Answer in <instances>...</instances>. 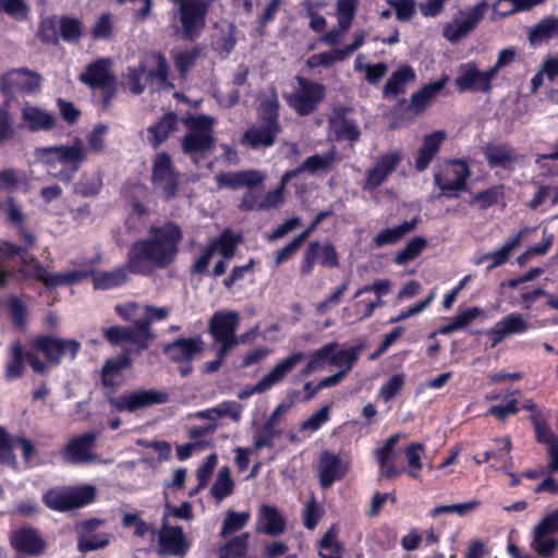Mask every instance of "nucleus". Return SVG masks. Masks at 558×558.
Instances as JSON below:
<instances>
[{
  "instance_id": "obj_51",
  "label": "nucleus",
  "mask_w": 558,
  "mask_h": 558,
  "mask_svg": "<svg viewBox=\"0 0 558 558\" xmlns=\"http://www.w3.org/2000/svg\"><path fill=\"white\" fill-rule=\"evenodd\" d=\"M234 488V482L231 476V471L228 466H222L216 476L210 493L218 502L222 501L226 497L230 496Z\"/></svg>"
},
{
  "instance_id": "obj_18",
  "label": "nucleus",
  "mask_w": 558,
  "mask_h": 558,
  "mask_svg": "<svg viewBox=\"0 0 558 558\" xmlns=\"http://www.w3.org/2000/svg\"><path fill=\"white\" fill-rule=\"evenodd\" d=\"M469 168L463 161H447L438 166L435 183L444 194L451 196L464 187Z\"/></svg>"
},
{
  "instance_id": "obj_9",
  "label": "nucleus",
  "mask_w": 558,
  "mask_h": 558,
  "mask_svg": "<svg viewBox=\"0 0 558 558\" xmlns=\"http://www.w3.org/2000/svg\"><path fill=\"white\" fill-rule=\"evenodd\" d=\"M286 100L300 116L313 112L325 97V87L304 77L296 78L292 93L286 94Z\"/></svg>"
},
{
  "instance_id": "obj_4",
  "label": "nucleus",
  "mask_w": 558,
  "mask_h": 558,
  "mask_svg": "<svg viewBox=\"0 0 558 558\" xmlns=\"http://www.w3.org/2000/svg\"><path fill=\"white\" fill-rule=\"evenodd\" d=\"M215 119L199 114L185 119L187 132L182 141V148L195 163H199L214 148L213 128Z\"/></svg>"
},
{
  "instance_id": "obj_12",
  "label": "nucleus",
  "mask_w": 558,
  "mask_h": 558,
  "mask_svg": "<svg viewBox=\"0 0 558 558\" xmlns=\"http://www.w3.org/2000/svg\"><path fill=\"white\" fill-rule=\"evenodd\" d=\"M487 9L488 3L481 1L474 7L460 11L453 20L445 26L442 32L444 37L451 43H456L465 37L482 21Z\"/></svg>"
},
{
  "instance_id": "obj_21",
  "label": "nucleus",
  "mask_w": 558,
  "mask_h": 558,
  "mask_svg": "<svg viewBox=\"0 0 558 558\" xmlns=\"http://www.w3.org/2000/svg\"><path fill=\"white\" fill-rule=\"evenodd\" d=\"M401 153L393 150L381 155L375 163L366 171L363 187L366 191H374L383 184L401 162Z\"/></svg>"
},
{
  "instance_id": "obj_6",
  "label": "nucleus",
  "mask_w": 558,
  "mask_h": 558,
  "mask_svg": "<svg viewBox=\"0 0 558 558\" xmlns=\"http://www.w3.org/2000/svg\"><path fill=\"white\" fill-rule=\"evenodd\" d=\"M29 347L35 352H40L47 360V365H59L63 359L74 360L81 344L73 339H62L48 335H40L29 340Z\"/></svg>"
},
{
  "instance_id": "obj_3",
  "label": "nucleus",
  "mask_w": 558,
  "mask_h": 558,
  "mask_svg": "<svg viewBox=\"0 0 558 558\" xmlns=\"http://www.w3.org/2000/svg\"><path fill=\"white\" fill-rule=\"evenodd\" d=\"M0 252L5 257H17L22 264L21 272L25 278L41 281L48 288L70 286L86 279L93 269L92 262L84 263L82 268L63 272L49 274L31 254L12 243H3Z\"/></svg>"
},
{
  "instance_id": "obj_44",
  "label": "nucleus",
  "mask_w": 558,
  "mask_h": 558,
  "mask_svg": "<svg viewBox=\"0 0 558 558\" xmlns=\"http://www.w3.org/2000/svg\"><path fill=\"white\" fill-rule=\"evenodd\" d=\"M414 80V70L409 65L401 66L398 71L393 72L387 81L384 88L385 96H397L404 93L407 84Z\"/></svg>"
},
{
  "instance_id": "obj_2",
  "label": "nucleus",
  "mask_w": 558,
  "mask_h": 558,
  "mask_svg": "<svg viewBox=\"0 0 558 558\" xmlns=\"http://www.w3.org/2000/svg\"><path fill=\"white\" fill-rule=\"evenodd\" d=\"M33 158V162L40 165L49 175L70 182L87 160V149L81 137H74L68 144L36 147Z\"/></svg>"
},
{
  "instance_id": "obj_19",
  "label": "nucleus",
  "mask_w": 558,
  "mask_h": 558,
  "mask_svg": "<svg viewBox=\"0 0 558 558\" xmlns=\"http://www.w3.org/2000/svg\"><path fill=\"white\" fill-rule=\"evenodd\" d=\"M203 351V342L199 338L179 339L165 349L168 359L180 364L179 372L187 376L192 372L191 362Z\"/></svg>"
},
{
  "instance_id": "obj_39",
  "label": "nucleus",
  "mask_w": 558,
  "mask_h": 558,
  "mask_svg": "<svg viewBox=\"0 0 558 558\" xmlns=\"http://www.w3.org/2000/svg\"><path fill=\"white\" fill-rule=\"evenodd\" d=\"M445 138L446 133L442 131H436L424 137L423 145L418 149L417 158L415 159V168L418 171H423L429 166L435 155L439 151Z\"/></svg>"
},
{
  "instance_id": "obj_58",
  "label": "nucleus",
  "mask_w": 558,
  "mask_h": 558,
  "mask_svg": "<svg viewBox=\"0 0 558 558\" xmlns=\"http://www.w3.org/2000/svg\"><path fill=\"white\" fill-rule=\"evenodd\" d=\"M131 364L126 355L108 360L102 368V383L105 386H114L118 384V377L123 368Z\"/></svg>"
},
{
  "instance_id": "obj_30",
  "label": "nucleus",
  "mask_w": 558,
  "mask_h": 558,
  "mask_svg": "<svg viewBox=\"0 0 558 558\" xmlns=\"http://www.w3.org/2000/svg\"><path fill=\"white\" fill-rule=\"evenodd\" d=\"M12 547L24 555L38 556L44 553L46 544L38 532L32 527H21L10 537Z\"/></svg>"
},
{
  "instance_id": "obj_57",
  "label": "nucleus",
  "mask_w": 558,
  "mask_h": 558,
  "mask_svg": "<svg viewBox=\"0 0 558 558\" xmlns=\"http://www.w3.org/2000/svg\"><path fill=\"white\" fill-rule=\"evenodd\" d=\"M250 534L233 537L219 550V558H244L248 548Z\"/></svg>"
},
{
  "instance_id": "obj_47",
  "label": "nucleus",
  "mask_w": 558,
  "mask_h": 558,
  "mask_svg": "<svg viewBox=\"0 0 558 558\" xmlns=\"http://www.w3.org/2000/svg\"><path fill=\"white\" fill-rule=\"evenodd\" d=\"M558 36V17L548 16L539 21L530 33L532 44H541Z\"/></svg>"
},
{
  "instance_id": "obj_49",
  "label": "nucleus",
  "mask_w": 558,
  "mask_h": 558,
  "mask_svg": "<svg viewBox=\"0 0 558 558\" xmlns=\"http://www.w3.org/2000/svg\"><path fill=\"white\" fill-rule=\"evenodd\" d=\"M104 335L111 344H119L128 341L144 349L148 342L147 339H137V330H134L131 327H110L104 331Z\"/></svg>"
},
{
  "instance_id": "obj_8",
  "label": "nucleus",
  "mask_w": 558,
  "mask_h": 558,
  "mask_svg": "<svg viewBox=\"0 0 558 558\" xmlns=\"http://www.w3.org/2000/svg\"><path fill=\"white\" fill-rule=\"evenodd\" d=\"M169 401L166 391L157 389L125 391L109 399V404L114 412L134 413L145 408L163 404Z\"/></svg>"
},
{
  "instance_id": "obj_11",
  "label": "nucleus",
  "mask_w": 558,
  "mask_h": 558,
  "mask_svg": "<svg viewBox=\"0 0 558 558\" xmlns=\"http://www.w3.org/2000/svg\"><path fill=\"white\" fill-rule=\"evenodd\" d=\"M303 352H294L279 361L267 374H265L254 386L244 389L239 393L240 399H246L255 393L268 391L274 386L280 384L284 377L304 360Z\"/></svg>"
},
{
  "instance_id": "obj_63",
  "label": "nucleus",
  "mask_w": 558,
  "mask_h": 558,
  "mask_svg": "<svg viewBox=\"0 0 558 558\" xmlns=\"http://www.w3.org/2000/svg\"><path fill=\"white\" fill-rule=\"evenodd\" d=\"M243 404L236 401L227 400L215 405L218 421L228 418L234 424H239L242 420Z\"/></svg>"
},
{
  "instance_id": "obj_28",
  "label": "nucleus",
  "mask_w": 558,
  "mask_h": 558,
  "mask_svg": "<svg viewBox=\"0 0 558 558\" xmlns=\"http://www.w3.org/2000/svg\"><path fill=\"white\" fill-rule=\"evenodd\" d=\"M98 437L96 433H86L72 439L64 449V459L74 464H87L96 461L92 449Z\"/></svg>"
},
{
  "instance_id": "obj_1",
  "label": "nucleus",
  "mask_w": 558,
  "mask_h": 558,
  "mask_svg": "<svg viewBox=\"0 0 558 558\" xmlns=\"http://www.w3.org/2000/svg\"><path fill=\"white\" fill-rule=\"evenodd\" d=\"M182 236L179 226L172 222L151 227L146 238L132 244L128 259L129 269L148 275L156 268L167 267L175 258Z\"/></svg>"
},
{
  "instance_id": "obj_15",
  "label": "nucleus",
  "mask_w": 558,
  "mask_h": 558,
  "mask_svg": "<svg viewBox=\"0 0 558 558\" xmlns=\"http://www.w3.org/2000/svg\"><path fill=\"white\" fill-rule=\"evenodd\" d=\"M494 80L495 77L489 69L482 71L475 62L470 61L458 68L454 84L460 93H489Z\"/></svg>"
},
{
  "instance_id": "obj_37",
  "label": "nucleus",
  "mask_w": 558,
  "mask_h": 558,
  "mask_svg": "<svg viewBox=\"0 0 558 558\" xmlns=\"http://www.w3.org/2000/svg\"><path fill=\"white\" fill-rule=\"evenodd\" d=\"M534 229L525 227L522 228L520 231H518L515 234L509 236L506 239L504 244L493 251L489 252V264L487 266L488 270L494 269L495 267H498L500 265H504L509 259L510 254L518 248L522 241L531 233Z\"/></svg>"
},
{
  "instance_id": "obj_20",
  "label": "nucleus",
  "mask_w": 558,
  "mask_h": 558,
  "mask_svg": "<svg viewBox=\"0 0 558 558\" xmlns=\"http://www.w3.org/2000/svg\"><path fill=\"white\" fill-rule=\"evenodd\" d=\"M25 360L28 361L31 368L40 375L48 373V365L41 361L32 350L24 354L23 349L19 342L10 345V359L5 364V377L9 380L17 379L23 375Z\"/></svg>"
},
{
  "instance_id": "obj_54",
  "label": "nucleus",
  "mask_w": 558,
  "mask_h": 558,
  "mask_svg": "<svg viewBox=\"0 0 558 558\" xmlns=\"http://www.w3.org/2000/svg\"><path fill=\"white\" fill-rule=\"evenodd\" d=\"M128 279V272L125 268H117L111 271L98 272L94 276L95 289H112L121 286Z\"/></svg>"
},
{
  "instance_id": "obj_14",
  "label": "nucleus",
  "mask_w": 558,
  "mask_h": 558,
  "mask_svg": "<svg viewBox=\"0 0 558 558\" xmlns=\"http://www.w3.org/2000/svg\"><path fill=\"white\" fill-rule=\"evenodd\" d=\"M147 66H155V69L149 72L151 80L155 78L160 84L166 82L168 73L166 59L159 54H151L147 57L140 66L128 69L123 77V86L135 95L143 93L144 85L142 84V76Z\"/></svg>"
},
{
  "instance_id": "obj_26",
  "label": "nucleus",
  "mask_w": 558,
  "mask_h": 558,
  "mask_svg": "<svg viewBox=\"0 0 558 558\" xmlns=\"http://www.w3.org/2000/svg\"><path fill=\"white\" fill-rule=\"evenodd\" d=\"M101 520L90 519L77 525L80 551L87 553L106 547L109 544V534L99 532Z\"/></svg>"
},
{
  "instance_id": "obj_27",
  "label": "nucleus",
  "mask_w": 558,
  "mask_h": 558,
  "mask_svg": "<svg viewBox=\"0 0 558 558\" xmlns=\"http://www.w3.org/2000/svg\"><path fill=\"white\" fill-rule=\"evenodd\" d=\"M318 259L325 267L332 268L338 266L337 252L330 243L320 244L319 242H312L305 251L301 272L304 275L311 274Z\"/></svg>"
},
{
  "instance_id": "obj_13",
  "label": "nucleus",
  "mask_w": 558,
  "mask_h": 558,
  "mask_svg": "<svg viewBox=\"0 0 558 558\" xmlns=\"http://www.w3.org/2000/svg\"><path fill=\"white\" fill-rule=\"evenodd\" d=\"M487 9L488 3L481 1L474 7L460 11L453 20L445 26L442 32L444 37L451 43H456L465 37L482 21Z\"/></svg>"
},
{
  "instance_id": "obj_25",
  "label": "nucleus",
  "mask_w": 558,
  "mask_h": 558,
  "mask_svg": "<svg viewBox=\"0 0 558 558\" xmlns=\"http://www.w3.org/2000/svg\"><path fill=\"white\" fill-rule=\"evenodd\" d=\"M367 34L363 29H357L353 34V41L343 48L325 51L313 54L307 60V65L312 69L324 65L330 66L335 62L348 59L355 52L365 41Z\"/></svg>"
},
{
  "instance_id": "obj_53",
  "label": "nucleus",
  "mask_w": 558,
  "mask_h": 558,
  "mask_svg": "<svg viewBox=\"0 0 558 558\" xmlns=\"http://www.w3.org/2000/svg\"><path fill=\"white\" fill-rule=\"evenodd\" d=\"M351 306L342 310V318L348 324H353L366 319L373 315V304L369 299H356Z\"/></svg>"
},
{
  "instance_id": "obj_23",
  "label": "nucleus",
  "mask_w": 558,
  "mask_h": 558,
  "mask_svg": "<svg viewBox=\"0 0 558 558\" xmlns=\"http://www.w3.org/2000/svg\"><path fill=\"white\" fill-rule=\"evenodd\" d=\"M20 181L21 175L19 171L14 169L0 170V207L7 201L8 218L15 225H22L25 220V215L14 198L4 196V194L15 187Z\"/></svg>"
},
{
  "instance_id": "obj_46",
  "label": "nucleus",
  "mask_w": 558,
  "mask_h": 558,
  "mask_svg": "<svg viewBox=\"0 0 558 558\" xmlns=\"http://www.w3.org/2000/svg\"><path fill=\"white\" fill-rule=\"evenodd\" d=\"M178 126V119L174 114L168 113L163 116L155 125L150 126L148 132L150 134L149 142L154 147L159 146L167 140Z\"/></svg>"
},
{
  "instance_id": "obj_24",
  "label": "nucleus",
  "mask_w": 558,
  "mask_h": 558,
  "mask_svg": "<svg viewBox=\"0 0 558 558\" xmlns=\"http://www.w3.org/2000/svg\"><path fill=\"white\" fill-rule=\"evenodd\" d=\"M349 469L348 462L338 454L324 451L318 459L317 472L319 484L323 488L330 487L335 482L340 481Z\"/></svg>"
},
{
  "instance_id": "obj_35",
  "label": "nucleus",
  "mask_w": 558,
  "mask_h": 558,
  "mask_svg": "<svg viewBox=\"0 0 558 558\" xmlns=\"http://www.w3.org/2000/svg\"><path fill=\"white\" fill-rule=\"evenodd\" d=\"M257 530L270 536H278L286 530V519L277 507L263 505L257 515Z\"/></svg>"
},
{
  "instance_id": "obj_36",
  "label": "nucleus",
  "mask_w": 558,
  "mask_h": 558,
  "mask_svg": "<svg viewBox=\"0 0 558 558\" xmlns=\"http://www.w3.org/2000/svg\"><path fill=\"white\" fill-rule=\"evenodd\" d=\"M159 547L165 554L182 556L187 551L189 544L181 527L165 525L159 533Z\"/></svg>"
},
{
  "instance_id": "obj_22",
  "label": "nucleus",
  "mask_w": 558,
  "mask_h": 558,
  "mask_svg": "<svg viewBox=\"0 0 558 558\" xmlns=\"http://www.w3.org/2000/svg\"><path fill=\"white\" fill-rule=\"evenodd\" d=\"M57 124L56 116L35 105L26 102L21 108L20 129L29 132H49Z\"/></svg>"
},
{
  "instance_id": "obj_60",
  "label": "nucleus",
  "mask_w": 558,
  "mask_h": 558,
  "mask_svg": "<svg viewBox=\"0 0 558 558\" xmlns=\"http://www.w3.org/2000/svg\"><path fill=\"white\" fill-rule=\"evenodd\" d=\"M425 448L422 444H411L405 449V459L408 463V474L412 478H417L423 468L422 458Z\"/></svg>"
},
{
  "instance_id": "obj_7",
  "label": "nucleus",
  "mask_w": 558,
  "mask_h": 558,
  "mask_svg": "<svg viewBox=\"0 0 558 558\" xmlns=\"http://www.w3.org/2000/svg\"><path fill=\"white\" fill-rule=\"evenodd\" d=\"M96 490L92 485L60 487L49 490L44 501L50 509L65 511L88 505L95 499Z\"/></svg>"
},
{
  "instance_id": "obj_48",
  "label": "nucleus",
  "mask_w": 558,
  "mask_h": 558,
  "mask_svg": "<svg viewBox=\"0 0 558 558\" xmlns=\"http://www.w3.org/2000/svg\"><path fill=\"white\" fill-rule=\"evenodd\" d=\"M339 529L332 525L319 542V556L322 558H342V545L338 541Z\"/></svg>"
},
{
  "instance_id": "obj_41",
  "label": "nucleus",
  "mask_w": 558,
  "mask_h": 558,
  "mask_svg": "<svg viewBox=\"0 0 558 558\" xmlns=\"http://www.w3.org/2000/svg\"><path fill=\"white\" fill-rule=\"evenodd\" d=\"M484 154L488 165L492 168L507 169L515 160L513 150L504 144H488L484 148Z\"/></svg>"
},
{
  "instance_id": "obj_59",
  "label": "nucleus",
  "mask_w": 558,
  "mask_h": 558,
  "mask_svg": "<svg viewBox=\"0 0 558 558\" xmlns=\"http://www.w3.org/2000/svg\"><path fill=\"white\" fill-rule=\"evenodd\" d=\"M336 160L335 150H328L325 154H316L308 157L300 167L301 172L315 173L320 170H327Z\"/></svg>"
},
{
  "instance_id": "obj_64",
  "label": "nucleus",
  "mask_w": 558,
  "mask_h": 558,
  "mask_svg": "<svg viewBox=\"0 0 558 558\" xmlns=\"http://www.w3.org/2000/svg\"><path fill=\"white\" fill-rule=\"evenodd\" d=\"M109 126L105 123H97L87 135L86 147L87 153L95 154L104 153L106 149V137L108 135Z\"/></svg>"
},
{
  "instance_id": "obj_10",
  "label": "nucleus",
  "mask_w": 558,
  "mask_h": 558,
  "mask_svg": "<svg viewBox=\"0 0 558 558\" xmlns=\"http://www.w3.org/2000/svg\"><path fill=\"white\" fill-rule=\"evenodd\" d=\"M209 3L205 0H193L177 8V17L182 27V36L193 40L201 36L206 26Z\"/></svg>"
},
{
  "instance_id": "obj_40",
  "label": "nucleus",
  "mask_w": 558,
  "mask_h": 558,
  "mask_svg": "<svg viewBox=\"0 0 558 558\" xmlns=\"http://www.w3.org/2000/svg\"><path fill=\"white\" fill-rule=\"evenodd\" d=\"M416 225L417 219L414 218L410 221H404L399 226L384 229L373 238V243L376 247L393 244L405 234L412 232L416 228Z\"/></svg>"
},
{
  "instance_id": "obj_16",
  "label": "nucleus",
  "mask_w": 558,
  "mask_h": 558,
  "mask_svg": "<svg viewBox=\"0 0 558 558\" xmlns=\"http://www.w3.org/2000/svg\"><path fill=\"white\" fill-rule=\"evenodd\" d=\"M58 27L60 37L66 43H76L83 36L84 27L82 21L72 16H61L58 21L52 17L43 21L39 29V35L43 40L57 41Z\"/></svg>"
},
{
  "instance_id": "obj_34",
  "label": "nucleus",
  "mask_w": 558,
  "mask_h": 558,
  "mask_svg": "<svg viewBox=\"0 0 558 558\" xmlns=\"http://www.w3.org/2000/svg\"><path fill=\"white\" fill-rule=\"evenodd\" d=\"M240 316L233 311L216 312L209 322V331L214 338H238L235 335Z\"/></svg>"
},
{
  "instance_id": "obj_52",
  "label": "nucleus",
  "mask_w": 558,
  "mask_h": 558,
  "mask_svg": "<svg viewBox=\"0 0 558 558\" xmlns=\"http://www.w3.org/2000/svg\"><path fill=\"white\" fill-rule=\"evenodd\" d=\"M449 77L442 78L425 85L422 89L412 95V104L418 110L425 108L430 100L446 86Z\"/></svg>"
},
{
  "instance_id": "obj_45",
  "label": "nucleus",
  "mask_w": 558,
  "mask_h": 558,
  "mask_svg": "<svg viewBox=\"0 0 558 558\" xmlns=\"http://www.w3.org/2000/svg\"><path fill=\"white\" fill-rule=\"evenodd\" d=\"M495 447L484 452V461L494 460L496 463H501L505 471L513 466V460L510 454L512 444L510 438H497L494 440Z\"/></svg>"
},
{
  "instance_id": "obj_33",
  "label": "nucleus",
  "mask_w": 558,
  "mask_h": 558,
  "mask_svg": "<svg viewBox=\"0 0 558 558\" xmlns=\"http://www.w3.org/2000/svg\"><path fill=\"white\" fill-rule=\"evenodd\" d=\"M110 63L109 59H99L88 64L85 71L81 73L80 80L92 88L109 87L113 81Z\"/></svg>"
},
{
  "instance_id": "obj_62",
  "label": "nucleus",
  "mask_w": 558,
  "mask_h": 558,
  "mask_svg": "<svg viewBox=\"0 0 558 558\" xmlns=\"http://www.w3.org/2000/svg\"><path fill=\"white\" fill-rule=\"evenodd\" d=\"M359 0H337L336 16L339 26L350 28L356 14Z\"/></svg>"
},
{
  "instance_id": "obj_43",
  "label": "nucleus",
  "mask_w": 558,
  "mask_h": 558,
  "mask_svg": "<svg viewBox=\"0 0 558 558\" xmlns=\"http://www.w3.org/2000/svg\"><path fill=\"white\" fill-rule=\"evenodd\" d=\"M117 313L125 320L133 323L134 330H137V339H142V328L144 327L145 314L147 313V305L129 302L116 306Z\"/></svg>"
},
{
  "instance_id": "obj_55",
  "label": "nucleus",
  "mask_w": 558,
  "mask_h": 558,
  "mask_svg": "<svg viewBox=\"0 0 558 558\" xmlns=\"http://www.w3.org/2000/svg\"><path fill=\"white\" fill-rule=\"evenodd\" d=\"M360 354L359 348L336 349L331 350L330 365L339 368V372L347 374L357 361Z\"/></svg>"
},
{
  "instance_id": "obj_42",
  "label": "nucleus",
  "mask_w": 558,
  "mask_h": 558,
  "mask_svg": "<svg viewBox=\"0 0 558 558\" xmlns=\"http://www.w3.org/2000/svg\"><path fill=\"white\" fill-rule=\"evenodd\" d=\"M337 347L338 344L336 342H331L314 351L306 365L299 372V376L307 377L315 372L324 369L327 365H330L331 350Z\"/></svg>"
},
{
  "instance_id": "obj_31",
  "label": "nucleus",
  "mask_w": 558,
  "mask_h": 558,
  "mask_svg": "<svg viewBox=\"0 0 558 558\" xmlns=\"http://www.w3.org/2000/svg\"><path fill=\"white\" fill-rule=\"evenodd\" d=\"M2 85L7 92L33 94L40 87V76L23 69L13 70L3 76Z\"/></svg>"
},
{
  "instance_id": "obj_50",
  "label": "nucleus",
  "mask_w": 558,
  "mask_h": 558,
  "mask_svg": "<svg viewBox=\"0 0 558 558\" xmlns=\"http://www.w3.org/2000/svg\"><path fill=\"white\" fill-rule=\"evenodd\" d=\"M532 546L538 555L549 557L556 550L558 542L551 536L550 532L536 525L533 530Z\"/></svg>"
},
{
  "instance_id": "obj_5",
  "label": "nucleus",
  "mask_w": 558,
  "mask_h": 558,
  "mask_svg": "<svg viewBox=\"0 0 558 558\" xmlns=\"http://www.w3.org/2000/svg\"><path fill=\"white\" fill-rule=\"evenodd\" d=\"M279 101L276 95L262 104V114L265 123L260 126H252L243 137V143L252 148L268 147L275 142L279 132L278 118Z\"/></svg>"
},
{
  "instance_id": "obj_61",
  "label": "nucleus",
  "mask_w": 558,
  "mask_h": 558,
  "mask_svg": "<svg viewBox=\"0 0 558 558\" xmlns=\"http://www.w3.org/2000/svg\"><path fill=\"white\" fill-rule=\"evenodd\" d=\"M330 128L336 136L340 140L354 141L359 137L360 131L357 125L341 117H335L330 120Z\"/></svg>"
},
{
  "instance_id": "obj_56",
  "label": "nucleus",
  "mask_w": 558,
  "mask_h": 558,
  "mask_svg": "<svg viewBox=\"0 0 558 558\" xmlns=\"http://www.w3.org/2000/svg\"><path fill=\"white\" fill-rule=\"evenodd\" d=\"M250 519L251 513L248 511L235 512L228 510L222 522L220 535L226 538L228 535L240 531L248 523Z\"/></svg>"
},
{
  "instance_id": "obj_29",
  "label": "nucleus",
  "mask_w": 558,
  "mask_h": 558,
  "mask_svg": "<svg viewBox=\"0 0 558 558\" xmlns=\"http://www.w3.org/2000/svg\"><path fill=\"white\" fill-rule=\"evenodd\" d=\"M529 327V322L523 315L511 313L497 322L495 326L485 333L490 338L492 347H495L512 335L526 331Z\"/></svg>"
},
{
  "instance_id": "obj_32",
  "label": "nucleus",
  "mask_w": 558,
  "mask_h": 558,
  "mask_svg": "<svg viewBox=\"0 0 558 558\" xmlns=\"http://www.w3.org/2000/svg\"><path fill=\"white\" fill-rule=\"evenodd\" d=\"M266 174L258 170H246L239 172H228L217 175V183L219 186L229 189H252L264 182Z\"/></svg>"
},
{
  "instance_id": "obj_38",
  "label": "nucleus",
  "mask_w": 558,
  "mask_h": 558,
  "mask_svg": "<svg viewBox=\"0 0 558 558\" xmlns=\"http://www.w3.org/2000/svg\"><path fill=\"white\" fill-rule=\"evenodd\" d=\"M400 439V435L390 436L385 444L375 451L376 459L380 466V473L387 478H392L401 473L395 464V447Z\"/></svg>"
},
{
  "instance_id": "obj_17",
  "label": "nucleus",
  "mask_w": 558,
  "mask_h": 558,
  "mask_svg": "<svg viewBox=\"0 0 558 558\" xmlns=\"http://www.w3.org/2000/svg\"><path fill=\"white\" fill-rule=\"evenodd\" d=\"M179 174L173 168L171 157L166 153L158 154L153 162V184L165 198L175 195Z\"/></svg>"
}]
</instances>
